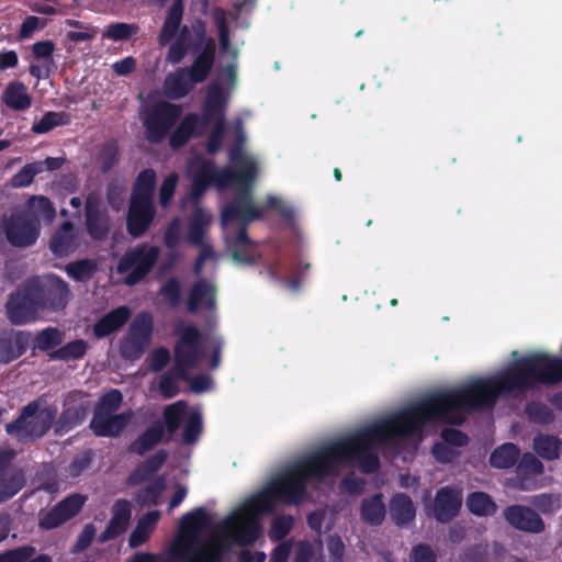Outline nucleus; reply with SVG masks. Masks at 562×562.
Segmentation results:
<instances>
[{"label": "nucleus", "instance_id": "f257e3e1", "mask_svg": "<svg viewBox=\"0 0 562 562\" xmlns=\"http://www.w3.org/2000/svg\"><path fill=\"white\" fill-rule=\"evenodd\" d=\"M535 389L527 355L491 378H477L459 387L431 393L429 397L440 416V424L460 426L467 415L492 409L498 397H518Z\"/></svg>", "mask_w": 562, "mask_h": 562}, {"label": "nucleus", "instance_id": "f03ea898", "mask_svg": "<svg viewBox=\"0 0 562 562\" xmlns=\"http://www.w3.org/2000/svg\"><path fill=\"white\" fill-rule=\"evenodd\" d=\"M429 422L440 423V416L429 395L418 403L384 420L369 425L355 434L334 440L323 447H336L340 454L330 457L329 475L339 474L340 467L351 465L358 461L363 473L370 474L379 470L380 459L371 450L397 438H408L422 430Z\"/></svg>", "mask_w": 562, "mask_h": 562}, {"label": "nucleus", "instance_id": "7ed1b4c3", "mask_svg": "<svg viewBox=\"0 0 562 562\" xmlns=\"http://www.w3.org/2000/svg\"><path fill=\"white\" fill-rule=\"evenodd\" d=\"M339 452L336 447H319L283 470L256 495L270 502L272 513L277 502L286 505L302 504L307 493L308 481H322L330 476L328 459L340 454Z\"/></svg>", "mask_w": 562, "mask_h": 562}, {"label": "nucleus", "instance_id": "20e7f679", "mask_svg": "<svg viewBox=\"0 0 562 562\" xmlns=\"http://www.w3.org/2000/svg\"><path fill=\"white\" fill-rule=\"evenodd\" d=\"M271 513L270 502L254 494L223 521V528L238 546H252L262 535V517Z\"/></svg>", "mask_w": 562, "mask_h": 562}, {"label": "nucleus", "instance_id": "39448f33", "mask_svg": "<svg viewBox=\"0 0 562 562\" xmlns=\"http://www.w3.org/2000/svg\"><path fill=\"white\" fill-rule=\"evenodd\" d=\"M57 413L55 405L41 407L38 401H32L22 407L14 420L5 424L4 430L18 442L32 443L47 435Z\"/></svg>", "mask_w": 562, "mask_h": 562}, {"label": "nucleus", "instance_id": "423d86ee", "mask_svg": "<svg viewBox=\"0 0 562 562\" xmlns=\"http://www.w3.org/2000/svg\"><path fill=\"white\" fill-rule=\"evenodd\" d=\"M41 311H61L68 304L70 290L60 277L48 273L25 281Z\"/></svg>", "mask_w": 562, "mask_h": 562}, {"label": "nucleus", "instance_id": "0eeeda50", "mask_svg": "<svg viewBox=\"0 0 562 562\" xmlns=\"http://www.w3.org/2000/svg\"><path fill=\"white\" fill-rule=\"evenodd\" d=\"M182 114L179 104L160 100L149 105L143 117L146 139L150 144H159L170 134Z\"/></svg>", "mask_w": 562, "mask_h": 562}, {"label": "nucleus", "instance_id": "6e6552de", "mask_svg": "<svg viewBox=\"0 0 562 562\" xmlns=\"http://www.w3.org/2000/svg\"><path fill=\"white\" fill-rule=\"evenodd\" d=\"M203 353L201 330L193 325L183 327L173 347V371L189 380L190 370L199 366Z\"/></svg>", "mask_w": 562, "mask_h": 562}, {"label": "nucleus", "instance_id": "1a4fd4ad", "mask_svg": "<svg viewBox=\"0 0 562 562\" xmlns=\"http://www.w3.org/2000/svg\"><path fill=\"white\" fill-rule=\"evenodd\" d=\"M159 257L157 246L140 244L127 249L117 263V272L125 277V284L135 285L140 282L155 267Z\"/></svg>", "mask_w": 562, "mask_h": 562}, {"label": "nucleus", "instance_id": "9d476101", "mask_svg": "<svg viewBox=\"0 0 562 562\" xmlns=\"http://www.w3.org/2000/svg\"><path fill=\"white\" fill-rule=\"evenodd\" d=\"M154 318L148 312H140L132 321L120 344V355L123 359L138 360L149 346L153 338Z\"/></svg>", "mask_w": 562, "mask_h": 562}, {"label": "nucleus", "instance_id": "9b49d317", "mask_svg": "<svg viewBox=\"0 0 562 562\" xmlns=\"http://www.w3.org/2000/svg\"><path fill=\"white\" fill-rule=\"evenodd\" d=\"M0 229L12 247L27 248L37 241L41 223L32 214L18 212L4 216Z\"/></svg>", "mask_w": 562, "mask_h": 562}, {"label": "nucleus", "instance_id": "f8f14e48", "mask_svg": "<svg viewBox=\"0 0 562 562\" xmlns=\"http://www.w3.org/2000/svg\"><path fill=\"white\" fill-rule=\"evenodd\" d=\"M195 41L190 45L192 53H198L190 67H186L191 76V81L201 83L210 76L216 57V45L212 37L206 36L204 25L195 29Z\"/></svg>", "mask_w": 562, "mask_h": 562}, {"label": "nucleus", "instance_id": "ddd939ff", "mask_svg": "<svg viewBox=\"0 0 562 562\" xmlns=\"http://www.w3.org/2000/svg\"><path fill=\"white\" fill-rule=\"evenodd\" d=\"M251 186L236 188L233 199L223 207L221 213L222 223L240 221V225L248 224L262 217L263 210L257 206L252 200Z\"/></svg>", "mask_w": 562, "mask_h": 562}, {"label": "nucleus", "instance_id": "4468645a", "mask_svg": "<svg viewBox=\"0 0 562 562\" xmlns=\"http://www.w3.org/2000/svg\"><path fill=\"white\" fill-rule=\"evenodd\" d=\"M18 452L0 449V504L13 498L26 485L25 470L14 464Z\"/></svg>", "mask_w": 562, "mask_h": 562}, {"label": "nucleus", "instance_id": "2eb2a0df", "mask_svg": "<svg viewBox=\"0 0 562 562\" xmlns=\"http://www.w3.org/2000/svg\"><path fill=\"white\" fill-rule=\"evenodd\" d=\"M86 501L87 497L79 493L66 496L49 510L40 512L38 528L48 531L63 526L81 512Z\"/></svg>", "mask_w": 562, "mask_h": 562}, {"label": "nucleus", "instance_id": "dca6fc26", "mask_svg": "<svg viewBox=\"0 0 562 562\" xmlns=\"http://www.w3.org/2000/svg\"><path fill=\"white\" fill-rule=\"evenodd\" d=\"M7 316L12 325H24L35 321L41 311L27 284L24 282L11 293L5 304Z\"/></svg>", "mask_w": 562, "mask_h": 562}, {"label": "nucleus", "instance_id": "f3484780", "mask_svg": "<svg viewBox=\"0 0 562 562\" xmlns=\"http://www.w3.org/2000/svg\"><path fill=\"white\" fill-rule=\"evenodd\" d=\"M506 522L516 530L538 535L546 530V522L532 507L514 504L503 510Z\"/></svg>", "mask_w": 562, "mask_h": 562}, {"label": "nucleus", "instance_id": "a211bd4d", "mask_svg": "<svg viewBox=\"0 0 562 562\" xmlns=\"http://www.w3.org/2000/svg\"><path fill=\"white\" fill-rule=\"evenodd\" d=\"M528 357L536 387L562 382V359L542 352L530 353Z\"/></svg>", "mask_w": 562, "mask_h": 562}, {"label": "nucleus", "instance_id": "6ab92c4d", "mask_svg": "<svg viewBox=\"0 0 562 562\" xmlns=\"http://www.w3.org/2000/svg\"><path fill=\"white\" fill-rule=\"evenodd\" d=\"M156 215L154 202H142L130 200V206L126 215L127 233L139 238L149 229Z\"/></svg>", "mask_w": 562, "mask_h": 562}, {"label": "nucleus", "instance_id": "aec40b11", "mask_svg": "<svg viewBox=\"0 0 562 562\" xmlns=\"http://www.w3.org/2000/svg\"><path fill=\"white\" fill-rule=\"evenodd\" d=\"M257 166L252 160L244 159L241 166L238 169H232L231 167L216 168L213 186L218 189H226L236 186H251L256 178Z\"/></svg>", "mask_w": 562, "mask_h": 562}, {"label": "nucleus", "instance_id": "412c9836", "mask_svg": "<svg viewBox=\"0 0 562 562\" xmlns=\"http://www.w3.org/2000/svg\"><path fill=\"white\" fill-rule=\"evenodd\" d=\"M462 494L451 486L439 488L434 499V517L440 524H449L460 513Z\"/></svg>", "mask_w": 562, "mask_h": 562}, {"label": "nucleus", "instance_id": "4be33fe9", "mask_svg": "<svg viewBox=\"0 0 562 562\" xmlns=\"http://www.w3.org/2000/svg\"><path fill=\"white\" fill-rule=\"evenodd\" d=\"M133 417L134 412L132 409L113 415L93 414L89 428L97 437L116 438L127 427Z\"/></svg>", "mask_w": 562, "mask_h": 562}, {"label": "nucleus", "instance_id": "5701e85b", "mask_svg": "<svg viewBox=\"0 0 562 562\" xmlns=\"http://www.w3.org/2000/svg\"><path fill=\"white\" fill-rule=\"evenodd\" d=\"M31 338L32 334L26 330L0 331V363L9 364L24 355Z\"/></svg>", "mask_w": 562, "mask_h": 562}, {"label": "nucleus", "instance_id": "b1692460", "mask_svg": "<svg viewBox=\"0 0 562 562\" xmlns=\"http://www.w3.org/2000/svg\"><path fill=\"white\" fill-rule=\"evenodd\" d=\"M216 286L206 279L194 282L187 297V310L195 314L200 307L213 310L216 305Z\"/></svg>", "mask_w": 562, "mask_h": 562}, {"label": "nucleus", "instance_id": "393cba45", "mask_svg": "<svg viewBox=\"0 0 562 562\" xmlns=\"http://www.w3.org/2000/svg\"><path fill=\"white\" fill-rule=\"evenodd\" d=\"M226 98L222 87L217 83L212 85L206 93L200 117L201 126L204 128L215 121L225 120Z\"/></svg>", "mask_w": 562, "mask_h": 562}, {"label": "nucleus", "instance_id": "a878e982", "mask_svg": "<svg viewBox=\"0 0 562 562\" xmlns=\"http://www.w3.org/2000/svg\"><path fill=\"white\" fill-rule=\"evenodd\" d=\"M228 248L232 251L233 259L240 263L252 265L260 257L255 241L248 236L245 225H240L236 235L228 239Z\"/></svg>", "mask_w": 562, "mask_h": 562}, {"label": "nucleus", "instance_id": "bb28decb", "mask_svg": "<svg viewBox=\"0 0 562 562\" xmlns=\"http://www.w3.org/2000/svg\"><path fill=\"white\" fill-rule=\"evenodd\" d=\"M131 310L125 306L113 308L101 318H99L92 326L93 336L98 339L105 338L119 331L130 319Z\"/></svg>", "mask_w": 562, "mask_h": 562}, {"label": "nucleus", "instance_id": "cd10ccee", "mask_svg": "<svg viewBox=\"0 0 562 562\" xmlns=\"http://www.w3.org/2000/svg\"><path fill=\"white\" fill-rule=\"evenodd\" d=\"M86 228L94 240H102L109 234V218L100 209L97 199L88 196L86 201Z\"/></svg>", "mask_w": 562, "mask_h": 562}, {"label": "nucleus", "instance_id": "c85d7f7f", "mask_svg": "<svg viewBox=\"0 0 562 562\" xmlns=\"http://www.w3.org/2000/svg\"><path fill=\"white\" fill-rule=\"evenodd\" d=\"M89 411V402H80L75 405L66 406L53 424L55 435L61 436L81 425L88 417Z\"/></svg>", "mask_w": 562, "mask_h": 562}, {"label": "nucleus", "instance_id": "c756f323", "mask_svg": "<svg viewBox=\"0 0 562 562\" xmlns=\"http://www.w3.org/2000/svg\"><path fill=\"white\" fill-rule=\"evenodd\" d=\"M164 438V424L161 419H157L131 442L128 451L138 456H144L146 452L162 442Z\"/></svg>", "mask_w": 562, "mask_h": 562}, {"label": "nucleus", "instance_id": "7c9ffc66", "mask_svg": "<svg viewBox=\"0 0 562 562\" xmlns=\"http://www.w3.org/2000/svg\"><path fill=\"white\" fill-rule=\"evenodd\" d=\"M78 246L75 226L70 221H65L49 240L52 252L58 257L67 256Z\"/></svg>", "mask_w": 562, "mask_h": 562}, {"label": "nucleus", "instance_id": "2f4dec72", "mask_svg": "<svg viewBox=\"0 0 562 562\" xmlns=\"http://www.w3.org/2000/svg\"><path fill=\"white\" fill-rule=\"evenodd\" d=\"M201 125L200 116L196 113H188L169 136V145L172 149L183 147L193 136H200L203 133L198 131Z\"/></svg>", "mask_w": 562, "mask_h": 562}, {"label": "nucleus", "instance_id": "473e14b6", "mask_svg": "<svg viewBox=\"0 0 562 562\" xmlns=\"http://www.w3.org/2000/svg\"><path fill=\"white\" fill-rule=\"evenodd\" d=\"M178 554L183 562H223L224 550L222 547L211 543L193 553L192 541H186L180 546Z\"/></svg>", "mask_w": 562, "mask_h": 562}, {"label": "nucleus", "instance_id": "72a5a7b5", "mask_svg": "<svg viewBox=\"0 0 562 562\" xmlns=\"http://www.w3.org/2000/svg\"><path fill=\"white\" fill-rule=\"evenodd\" d=\"M178 554L183 562H223L224 550L222 547L211 543L193 553L192 541H186L180 546Z\"/></svg>", "mask_w": 562, "mask_h": 562}, {"label": "nucleus", "instance_id": "f704fd0d", "mask_svg": "<svg viewBox=\"0 0 562 562\" xmlns=\"http://www.w3.org/2000/svg\"><path fill=\"white\" fill-rule=\"evenodd\" d=\"M544 467L542 462L532 453L526 452L522 454L516 468V487L521 491L532 488V480L528 477L529 474L540 475L543 473Z\"/></svg>", "mask_w": 562, "mask_h": 562}, {"label": "nucleus", "instance_id": "c9c22d12", "mask_svg": "<svg viewBox=\"0 0 562 562\" xmlns=\"http://www.w3.org/2000/svg\"><path fill=\"white\" fill-rule=\"evenodd\" d=\"M196 82L191 81V76L186 67L169 74L164 82V89L168 98L178 100L190 93Z\"/></svg>", "mask_w": 562, "mask_h": 562}, {"label": "nucleus", "instance_id": "e433bc0d", "mask_svg": "<svg viewBox=\"0 0 562 562\" xmlns=\"http://www.w3.org/2000/svg\"><path fill=\"white\" fill-rule=\"evenodd\" d=\"M390 515L396 526L408 525L416 515L412 498L405 493L395 494L390 501Z\"/></svg>", "mask_w": 562, "mask_h": 562}, {"label": "nucleus", "instance_id": "4c0bfd02", "mask_svg": "<svg viewBox=\"0 0 562 562\" xmlns=\"http://www.w3.org/2000/svg\"><path fill=\"white\" fill-rule=\"evenodd\" d=\"M2 102L14 111H25L32 105L26 86L19 80L10 81L1 97Z\"/></svg>", "mask_w": 562, "mask_h": 562}, {"label": "nucleus", "instance_id": "58836bf2", "mask_svg": "<svg viewBox=\"0 0 562 562\" xmlns=\"http://www.w3.org/2000/svg\"><path fill=\"white\" fill-rule=\"evenodd\" d=\"M386 507L383 502V494L376 493L366 497L360 503V517L363 522L370 526H380L385 519Z\"/></svg>", "mask_w": 562, "mask_h": 562}, {"label": "nucleus", "instance_id": "ea45409f", "mask_svg": "<svg viewBox=\"0 0 562 562\" xmlns=\"http://www.w3.org/2000/svg\"><path fill=\"white\" fill-rule=\"evenodd\" d=\"M156 187V172L151 168L142 170L133 184L131 199L142 202H154V191Z\"/></svg>", "mask_w": 562, "mask_h": 562}, {"label": "nucleus", "instance_id": "a19ab883", "mask_svg": "<svg viewBox=\"0 0 562 562\" xmlns=\"http://www.w3.org/2000/svg\"><path fill=\"white\" fill-rule=\"evenodd\" d=\"M188 404L186 401H177L165 406L162 411L164 434H168L166 442L171 440L172 435L180 428L187 414Z\"/></svg>", "mask_w": 562, "mask_h": 562}, {"label": "nucleus", "instance_id": "79ce46f5", "mask_svg": "<svg viewBox=\"0 0 562 562\" xmlns=\"http://www.w3.org/2000/svg\"><path fill=\"white\" fill-rule=\"evenodd\" d=\"M209 524L210 516L205 508L196 507L181 517L179 530L182 536L194 537Z\"/></svg>", "mask_w": 562, "mask_h": 562}, {"label": "nucleus", "instance_id": "37998d69", "mask_svg": "<svg viewBox=\"0 0 562 562\" xmlns=\"http://www.w3.org/2000/svg\"><path fill=\"white\" fill-rule=\"evenodd\" d=\"M210 223L211 216L203 209H196L189 221L188 241L194 246H203L205 231Z\"/></svg>", "mask_w": 562, "mask_h": 562}, {"label": "nucleus", "instance_id": "c03bdc74", "mask_svg": "<svg viewBox=\"0 0 562 562\" xmlns=\"http://www.w3.org/2000/svg\"><path fill=\"white\" fill-rule=\"evenodd\" d=\"M35 547L31 544L20 546L0 553V562H52L48 554L41 553L36 557Z\"/></svg>", "mask_w": 562, "mask_h": 562}, {"label": "nucleus", "instance_id": "a18cd8bd", "mask_svg": "<svg viewBox=\"0 0 562 562\" xmlns=\"http://www.w3.org/2000/svg\"><path fill=\"white\" fill-rule=\"evenodd\" d=\"M88 342L83 339H75L66 345L48 352V358L54 361H76L82 359L88 351Z\"/></svg>", "mask_w": 562, "mask_h": 562}, {"label": "nucleus", "instance_id": "49530a36", "mask_svg": "<svg viewBox=\"0 0 562 562\" xmlns=\"http://www.w3.org/2000/svg\"><path fill=\"white\" fill-rule=\"evenodd\" d=\"M533 449L546 460H557L562 451V441L557 436L539 434L533 439Z\"/></svg>", "mask_w": 562, "mask_h": 562}, {"label": "nucleus", "instance_id": "de8ad7c7", "mask_svg": "<svg viewBox=\"0 0 562 562\" xmlns=\"http://www.w3.org/2000/svg\"><path fill=\"white\" fill-rule=\"evenodd\" d=\"M467 507L475 516L487 517L496 513L497 506L485 492H473L467 497Z\"/></svg>", "mask_w": 562, "mask_h": 562}, {"label": "nucleus", "instance_id": "09e8293b", "mask_svg": "<svg viewBox=\"0 0 562 562\" xmlns=\"http://www.w3.org/2000/svg\"><path fill=\"white\" fill-rule=\"evenodd\" d=\"M69 123H70V114L69 113H67L65 111H60V112L48 111L43 114V116L41 117L40 121L35 122L32 125L31 131L34 134L42 135V134H47L55 127L65 126V125H68Z\"/></svg>", "mask_w": 562, "mask_h": 562}, {"label": "nucleus", "instance_id": "8fccbe9b", "mask_svg": "<svg viewBox=\"0 0 562 562\" xmlns=\"http://www.w3.org/2000/svg\"><path fill=\"white\" fill-rule=\"evenodd\" d=\"M519 458L516 445L507 442L497 447L490 456V464L496 469H509Z\"/></svg>", "mask_w": 562, "mask_h": 562}, {"label": "nucleus", "instance_id": "3c124183", "mask_svg": "<svg viewBox=\"0 0 562 562\" xmlns=\"http://www.w3.org/2000/svg\"><path fill=\"white\" fill-rule=\"evenodd\" d=\"M22 213L32 214L38 221L43 218L50 222L56 215V210L48 198L44 195H34L29 199L26 210Z\"/></svg>", "mask_w": 562, "mask_h": 562}, {"label": "nucleus", "instance_id": "603ef678", "mask_svg": "<svg viewBox=\"0 0 562 562\" xmlns=\"http://www.w3.org/2000/svg\"><path fill=\"white\" fill-rule=\"evenodd\" d=\"M64 333L57 327H46L40 330L34 337L33 349L41 351H53L64 341Z\"/></svg>", "mask_w": 562, "mask_h": 562}, {"label": "nucleus", "instance_id": "864d4df0", "mask_svg": "<svg viewBox=\"0 0 562 562\" xmlns=\"http://www.w3.org/2000/svg\"><path fill=\"white\" fill-rule=\"evenodd\" d=\"M533 509L543 515H552L561 507V496L552 493H540L528 497Z\"/></svg>", "mask_w": 562, "mask_h": 562}, {"label": "nucleus", "instance_id": "5fc2aeb1", "mask_svg": "<svg viewBox=\"0 0 562 562\" xmlns=\"http://www.w3.org/2000/svg\"><path fill=\"white\" fill-rule=\"evenodd\" d=\"M123 395L120 390L112 389L104 393L95 404L93 414L113 415L120 408Z\"/></svg>", "mask_w": 562, "mask_h": 562}, {"label": "nucleus", "instance_id": "6e6d98bb", "mask_svg": "<svg viewBox=\"0 0 562 562\" xmlns=\"http://www.w3.org/2000/svg\"><path fill=\"white\" fill-rule=\"evenodd\" d=\"M98 160L102 172H109L120 160V147L116 139L106 140L100 148Z\"/></svg>", "mask_w": 562, "mask_h": 562}, {"label": "nucleus", "instance_id": "4d7b16f0", "mask_svg": "<svg viewBox=\"0 0 562 562\" xmlns=\"http://www.w3.org/2000/svg\"><path fill=\"white\" fill-rule=\"evenodd\" d=\"M181 293V283L175 277L167 279L158 291L159 296H161L164 302L171 308H176L180 305Z\"/></svg>", "mask_w": 562, "mask_h": 562}, {"label": "nucleus", "instance_id": "13d9d810", "mask_svg": "<svg viewBox=\"0 0 562 562\" xmlns=\"http://www.w3.org/2000/svg\"><path fill=\"white\" fill-rule=\"evenodd\" d=\"M97 270V265L91 259H80L66 266L67 274L75 281L89 280Z\"/></svg>", "mask_w": 562, "mask_h": 562}, {"label": "nucleus", "instance_id": "bf43d9fd", "mask_svg": "<svg viewBox=\"0 0 562 562\" xmlns=\"http://www.w3.org/2000/svg\"><path fill=\"white\" fill-rule=\"evenodd\" d=\"M165 487V477H156L151 483L138 492L137 502L143 505H158L159 496L164 492Z\"/></svg>", "mask_w": 562, "mask_h": 562}, {"label": "nucleus", "instance_id": "052dcab7", "mask_svg": "<svg viewBox=\"0 0 562 562\" xmlns=\"http://www.w3.org/2000/svg\"><path fill=\"white\" fill-rule=\"evenodd\" d=\"M139 27L136 24H128L125 22L111 23L104 30L103 38L112 40L115 42L127 41L138 32Z\"/></svg>", "mask_w": 562, "mask_h": 562}, {"label": "nucleus", "instance_id": "680f3d73", "mask_svg": "<svg viewBox=\"0 0 562 562\" xmlns=\"http://www.w3.org/2000/svg\"><path fill=\"white\" fill-rule=\"evenodd\" d=\"M294 518L292 515H279L271 521L269 537L272 541L283 540L292 530Z\"/></svg>", "mask_w": 562, "mask_h": 562}, {"label": "nucleus", "instance_id": "e2e57ef3", "mask_svg": "<svg viewBox=\"0 0 562 562\" xmlns=\"http://www.w3.org/2000/svg\"><path fill=\"white\" fill-rule=\"evenodd\" d=\"M203 424L199 412H192L184 424L182 440L186 445H193L198 441L202 432Z\"/></svg>", "mask_w": 562, "mask_h": 562}, {"label": "nucleus", "instance_id": "0e129e2a", "mask_svg": "<svg viewBox=\"0 0 562 562\" xmlns=\"http://www.w3.org/2000/svg\"><path fill=\"white\" fill-rule=\"evenodd\" d=\"M132 519V506L125 498L116 499L111 507L110 522L126 527L128 529Z\"/></svg>", "mask_w": 562, "mask_h": 562}, {"label": "nucleus", "instance_id": "69168bd1", "mask_svg": "<svg viewBox=\"0 0 562 562\" xmlns=\"http://www.w3.org/2000/svg\"><path fill=\"white\" fill-rule=\"evenodd\" d=\"M132 519V506L125 498L116 499L111 507L110 522L126 527L128 529Z\"/></svg>", "mask_w": 562, "mask_h": 562}, {"label": "nucleus", "instance_id": "338daca9", "mask_svg": "<svg viewBox=\"0 0 562 562\" xmlns=\"http://www.w3.org/2000/svg\"><path fill=\"white\" fill-rule=\"evenodd\" d=\"M183 379L173 371V366L170 370L164 373L159 380V392L166 400L172 398L179 393L178 381Z\"/></svg>", "mask_w": 562, "mask_h": 562}, {"label": "nucleus", "instance_id": "774afa93", "mask_svg": "<svg viewBox=\"0 0 562 562\" xmlns=\"http://www.w3.org/2000/svg\"><path fill=\"white\" fill-rule=\"evenodd\" d=\"M529 419L536 424L547 425L554 419L552 409L543 403L531 402L526 406Z\"/></svg>", "mask_w": 562, "mask_h": 562}]
</instances>
